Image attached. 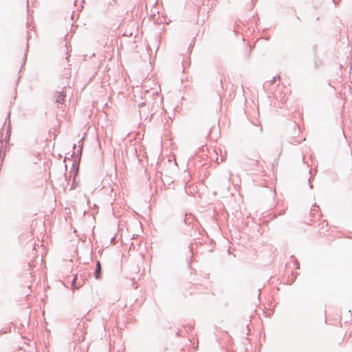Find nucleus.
Here are the masks:
<instances>
[{
  "label": "nucleus",
  "instance_id": "1",
  "mask_svg": "<svg viewBox=\"0 0 352 352\" xmlns=\"http://www.w3.org/2000/svg\"><path fill=\"white\" fill-rule=\"evenodd\" d=\"M163 104V98L156 94L153 98L151 111L153 113H155L157 110L162 107Z\"/></svg>",
  "mask_w": 352,
  "mask_h": 352
},
{
  "label": "nucleus",
  "instance_id": "2",
  "mask_svg": "<svg viewBox=\"0 0 352 352\" xmlns=\"http://www.w3.org/2000/svg\"><path fill=\"white\" fill-rule=\"evenodd\" d=\"M65 97L66 94L65 92L60 91L57 93L56 95V102L64 104Z\"/></svg>",
  "mask_w": 352,
  "mask_h": 352
},
{
  "label": "nucleus",
  "instance_id": "3",
  "mask_svg": "<svg viewBox=\"0 0 352 352\" xmlns=\"http://www.w3.org/2000/svg\"><path fill=\"white\" fill-rule=\"evenodd\" d=\"M94 276L96 279H100L101 278V265L100 261H97L96 270L94 272Z\"/></svg>",
  "mask_w": 352,
  "mask_h": 352
},
{
  "label": "nucleus",
  "instance_id": "4",
  "mask_svg": "<svg viewBox=\"0 0 352 352\" xmlns=\"http://www.w3.org/2000/svg\"><path fill=\"white\" fill-rule=\"evenodd\" d=\"M78 278L77 276H75L72 281V289H78L82 285V283L78 284L77 283Z\"/></svg>",
  "mask_w": 352,
  "mask_h": 352
},
{
  "label": "nucleus",
  "instance_id": "5",
  "mask_svg": "<svg viewBox=\"0 0 352 352\" xmlns=\"http://www.w3.org/2000/svg\"><path fill=\"white\" fill-rule=\"evenodd\" d=\"M279 79H280V76H274L272 78V79L268 82L269 85H273L276 81V80H279Z\"/></svg>",
  "mask_w": 352,
  "mask_h": 352
},
{
  "label": "nucleus",
  "instance_id": "6",
  "mask_svg": "<svg viewBox=\"0 0 352 352\" xmlns=\"http://www.w3.org/2000/svg\"><path fill=\"white\" fill-rule=\"evenodd\" d=\"M82 140V139H81L80 141H79V145H78V148L79 149L77 151V153H78V155H79L80 157L82 155V144H80V142Z\"/></svg>",
  "mask_w": 352,
  "mask_h": 352
},
{
  "label": "nucleus",
  "instance_id": "7",
  "mask_svg": "<svg viewBox=\"0 0 352 352\" xmlns=\"http://www.w3.org/2000/svg\"><path fill=\"white\" fill-rule=\"evenodd\" d=\"M10 124H9L8 129L7 130V135L6 137V139H8V140H9V139H10Z\"/></svg>",
  "mask_w": 352,
  "mask_h": 352
},
{
  "label": "nucleus",
  "instance_id": "8",
  "mask_svg": "<svg viewBox=\"0 0 352 352\" xmlns=\"http://www.w3.org/2000/svg\"><path fill=\"white\" fill-rule=\"evenodd\" d=\"M310 179H311V177L309 179V188H313V185L311 184V182H310Z\"/></svg>",
  "mask_w": 352,
  "mask_h": 352
},
{
  "label": "nucleus",
  "instance_id": "9",
  "mask_svg": "<svg viewBox=\"0 0 352 352\" xmlns=\"http://www.w3.org/2000/svg\"><path fill=\"white\" fill-rule=\"evenodd\" d=\"M144 105H145V102H141V103H140V104H138L139 107H143Z\"/></svg>",
  "mask_w": 352,
  "mask_h": 352
},
{
  "label": "nucleus",
  "instance_id": "10",
  "mask_svg": "<svg viewBox=\"0 0 352 352\" xmlns=\"http://www.w3.org/2000/svg\"><path fill=\"white\" fill-rule=\"evenodd\" d=\"M80 283H82V285L84 284V280H81L79 281V283L78 284H80Z\"/></svg>",
  "mask_w": 352,
  "mask_h": 352
},
{
  "label": "nucleus",
  "instance_id": "11",
  "mask_svg": "<svg viewBox=\"0 0 352 352\" xmlns=\"http://www.w3.org/2000/svg\"><path fill=\"white\" fill-rule=\"evenodd\" d=\"M28 270H31V265L30 263L28 264Z\"/></svg>",
  "mask_w": 352,
  "mask_h": 352
},
{
  "label": "nucleus",
  "instance_id": "12",
  "mask_svg": "<svg viewBox=\"0 0 352 352\" xmlns=\"http://www.w3.org/2000/svg\"><path fill=\"white\" fill-rule=\"evenodd\" d=\"M314 208H318V206L317 205H316V204L314 205Z\"/></svg>",
  "mask_w": 352,
  "mask_h": 352
},
{
  "label": "nucleus",
  "instance_id": "13",
  "mask_svg": "<svg viewBox=\"0 0 352 352\" xmlns=\"http://www.w3.org/2000/svg\"><path fill=\"white\" fill-rule=\"evenodd\" d=\"M114 239V237H111V241H112Z\"/></svg>",
  "mask_w": 352,
  "mask_h": 352
}]
</instances>
